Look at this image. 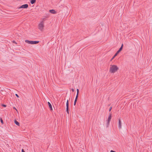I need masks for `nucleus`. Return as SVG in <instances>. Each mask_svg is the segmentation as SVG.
Wrapping results in <instances>:
<instances>
[{"label": "nucleus", "mask_w": 152, "mask_h": 152, "mask_svg": "<svg viewBox=\"0 0 152 152\" xmlns=\"http://www.w3.org/2000/svg\"><path fill=\"white\" fill-rule=\"evenodd\" d=\"M123 45L122 44V45H121V47L120 48H119V50H118L119 52H120L121 51V50H122V49H123Z\"/></svg>", "instance_id": "nucleus-12"}, {"label": "nucleus", "mask_w": 152, "mask_h": 152, "mask_svg": "<svg viewBox=\"0 0 152 152\" xmlns=\"http://www.w3.org/2000/svg\"><path fill=\"white\" fill-rule=\"evenodd\" d=\"M14 122L15 124L18 126H19V123L17 121H16V120Z\"/></svg>", "instance_id": "nucleus-13"}, {"label": "nucleus", "mask_w": 152, "mask_h": 152, "mask_svg": "<svg viewBox=\"0 0 152 152\" xmlns=\"http://www.w3.org/2000/svg\"><path fill=\"white\" fill-rule=\"evenodd\" d=\"M0 121H1V123L2 124H3V123H4L3 121V120H2V118H0Z\"/></svg>", "instance_id": "nucleus-18"}, {"label": "nucleus", "mask_w": 152, "mask_h": 152, "mask_svg": "<svg viewBox=\"0 0 152 152\" xmlns=\"http://www.w3.org/2000/svg\"><path fill=\"white\" fill-rule=\"evenodd\" d=\"M15 96H17V97H18V98L19 97V96L17 94H15Z\"/></svg>", "instance_id": "nucleus-21"}, {"label": "nucleus", "mask_w": 152, "mask_h": 152, "mask_svg": "<svg viewBox=\"0 0 152 152\" xmlns=\"http://www.w3.org/2000/svg\"><path fill=\"white\" fill-rule=\"evenodd\" d=\"M120 52H119V51L118 50L115 54L114 57H115Z\"/></svg>", "instance_id": "nucleus-15"}, {"label": "nucleus", "mask_w": 152, "mask_h": 152, "mask_svg": "<svg viewBox=\"0 0 152 152\" xmlns=\"http://www.w3.org/2000/svg\"><path fill=\"white\" fill-rule=\"evenodd\" d=\"M49 12H50L53 14H55L56 13V11L54 10H50Z\"/></svg>", "instance_id": "nucleus-8"}, {"label": "nucleus", "mask_w": 152, "mask_h": 152, "mask_svg": "<svg viewBox=\"0 0 152 152\" xmlns=\"http://www.w3.org/2000/svg\"><path fill=\"white\" fill-rule=\"evenodd\" d=\"M31 44H36L38 43L39 42L38 41H31Z\"/></svg>", "instance_id": "nucleus-7"}, {"label": "nucleus", "mask_w": 152, "mask_h": 152, "mask_svg": "<svg viewBox=\"0 0 152 152\" xmlns=\"http://www.w3.org/2000/svg\"><path fill=\"white\" fill-rule=\"evenodd\" d=\"M110 121H108V120L107 121V127H108L109 125L110 122Z\"/></svg>", "instance_id": "nucleus-16"}, {"label": "nucleus", "mask_w": 152, "mask_h": 152, "mask_svg": "<svg viewBox=\"0 0 152 152\" xmlns=\"http://www.w3.org/2000/svg\"><path fill=\"white\" fill-rule=\"evenodd\" d=\"M25 42L26 43H28L29 44H31V41H29V40H25Z\"/></svg>", "instance_id": "nucleus-14"}, {"label": "nucleus", "mask_w": 152, "mask_h": 152, "mask_svg": "<svg viewBox=\"0 0 152 152\" xmlns=\"http://www.w3.org/2000/svg\"><path fill=\"white\" fill-rule=\"evenodd\" d=\"M2 106L5 107H6V105L5 104H2Z\"/></svg>", "instance_id": "nucleus-19"}, {"label": "nucleus", "mask_w": 152, "mask_h": 152, "mask_svg": "<svg viewBox=\"0 0 152 152\" xmlns=\"http://www.w3.org/2000/svg\"><path fill=\"white\" fill-rule=\"evenodd\" d=\"M77 94L76 96H77L78 97V95H79V90L78 89H77Z\"/></svg>", "instance_id": "nucleus-17"}, {"label": "nucleus", "mask_w": 152, "mask_h": 152, "mask_svg": "<svg viewBox=\"0 0 152 152\" xmlns=\"http://www.w3.org/2000/svg\"><path fill=\"white\" fill-rule=\"evenodd\" d=\"M110 152H115V151H113V150H111V151H110Z\"/></svg>", "instance_id": "nucleus-25"}, {"label": "nucleus", "mask_w": 152, "mask_h": 152, "mask_svg": "<svg viewBox=\"0 0 152 152\" xmlns=\"http://www.w3.org/2000/svg\"><path fill=\"white\" fill-rule=\"evenodd\" d=\"M36 2V0H31L30 3L31 4H33Z\"/></svg>", "instance_id": "nucleus-11"}, {"label": "nucleus", "mask_w": 152, "mask_h": 152, "mask_svg": "<svg viewBox=\"0 0 152 152\" xmlns=\"http://www.w3.org/2000/svg\"><path fill=\"white\" fill-rule=\"evenodd\" d=\"M44 23L43 21H42L40 22L38 25V28L41 31H42L43 29V28L44 27Z\"/></svg>", "instance_id": "nucleus-2"}, {"label": "nucleus", "mask_w": 152, "mask_h": 152, "mask_svg": "<svg viewBox=\"0 0 152 152\" xmlns=\"http://www.w3.org/2000/svg\"><path fill=\"white\" fill-rule=\"evenodd\" d=\"M78 97H77V96H76L75 99L74 101V105H76V104L77 99Z\"/></svg>", "instance_id": "nucleus-10"}, {"label": "nucleus", "mask_w": 152, "mask_h": 152, "mask_svg": "<svg viewBox=\"0 0 152 152\" xmlns=\"http://www.w3.org/2000/svg\"><path fill=\"white\" fill-rule=\"evenodd\" d=\"M13 109L16 110V111H17V110L16 109L15 107H13Z\"/></svg>", "instance_id": "nucleus-27"}, {"label": "nucleus", "mask_w": 152, "mask_h": 152, "mask_svg": "<svg viewBox=\"0 0 152 152\" xmlns=\"http://www.w3.org/2000/svg\"><path fill=\"white\" fill-rule=\"evenodd\" d=\"M48 105L49 108H50V110L51 111H52L53 110V108H52L51 104L49 102H48Z\"/></svg>", "instance_id": "nucleus-6"}, {"label": "nucleus", "mask_w": 152, "mask_h": 152, "mask_svg": "<svg viewBox=\"0 0 152 152\" xmlns=\"http://www.w3.org/2000/svg\"><path fill=\"white\" fill-rule=\"evenodd\" d=\"M111 119V113H110L109 115L107 120L108 121H110Z\"/></svg>", "instance_id": "nucleus-9"}, {"label": "nucleus", "mask_w": 152, "mask_h": 152, "mask_svg": "<svg viewBox=\"0 0 152 152\" xmlns=\"http://www.w3.org/2000/svg\"><path fill=\"white\" fill-rule=\"evenodd\" d=\"M13 43H14L15 44H17L15 42L13 41Z\"/></svg>", "instance_id": "nucleus-28"}, {"label": "nucleus", "mask_w": 152, "mask_h": 152, "mask_svg": "<svg viewBox=\"0 0 152 152\" xmlns=\"http://www.w3.org/2000/svg\"><path fill=\"white\" fill-rule=\"evenodd\" d=\"M66 112L69 114V102L68 100H67L66 103Z\"/></svg>", "instance_id": "nucleus-4"}, {"label": "nucleus", "mask_w": 152, "mask_h": 152, "mask_svg": "<svg viewBox=\"0 0 152 152\" xmlns=\"http://www.w3.org/2000/svg\"><path fill=\"white\" fill-rule=\"evenodd\" d=\"M112 108V107H110V108L109 109V111H110L111 110Z\"/></svg>", "instance_id": "nucleus-22"}, {"label": "nucleus", "mask_w": 152, "mask_h": 152, "mask_svg": "<svg viewBox=\"0 0 152 152\" xmlns=\"http://www.w3.org/2000/svg\"><path fill=\"white\" fill-rule=\"evenodd\" d=\"M46 20V19L45 18H44L43 19V20L42 21H43V22H44V21H45Z\"/></svg>", "instance_id": "nucleus-20"}, {"label": "nucleus", "mask_w": 152, "mask_h": 152, "mask_svg": "<svg viewBox=\"0 0 152 152\" xmlns=\"http://www.w3.org/2000/svg\"><path fill=\"white\" fill-rule=\"evenodd\" d=\"M28 4H25L19 7V8H27L28 7Z\"/></svg>", "instance_id": "nucleus-3"}, {"label": "nucleus", "mask_w": 152, "mask_h": 152, "mask_svg": "<svg viewBox=\"0 0 152 152\" xmlns=\"http://www.w3.org/2000/svg\"><path fill=\"white\" fill-rule=\"evenodd\" d=\"M72 92H74V89H72Z\"/></svg>", "instance_id": "nucleus-26"}, {"label": "nucleus", "mask_w": 152, "mask_h": 152, "mask_svg": "<svg viewBox=\"0 0 152 152\" xmlns=\"http://www.w3.org/2000/svg\"><path fill=\"white\" fill-rule=\"evenodd\" d=\"M22 152H25L23 149H22Z\"/></svg>", "instance_id": "nucleus-24"}, {"label": "nucleus", "mask_w": 152, "mask_h": 152, "mask_svg": "<svg viewBox=\"0 0 152 152\" xmlns=\"http://www.w3.org/2000/svg\"><path fill=\"white\" fill-rule=\"evenodd\" d=\"M118 69V68L116 65H111L110 66V72L111 73H114Z\"/></svg>", "instance_id": "nucleus-1"}, {"label": "nucleus", "mask_w": 152, "mask_h": 152, "mask_svg": "<svg viewBox=\"0 0 152 152\" xmlns=\"http://www.w3.org/2000/svg\"><path fill=\"white\" fill-rule=\"evenodd\" d=\"M115 57H114V56H113V58L111 60V61Z\"/></svg>", "instance_id": "nucleus-23"}, {"label": "nucleus", "mask_w": 152, "mask_h": 152, "mask_svg": "<svg viewBox=\"0 0 152 152\" xmlns=\"http://www.w3.org/2000/svg\"><path fill=\"white\" fill-rule=\"evenodd\" d=\"M118 128L119 129H120L121 128V122L120 119H119L118 120Z\"/></svg>", "instance_id": "nucleus-5"}]
</instances>
